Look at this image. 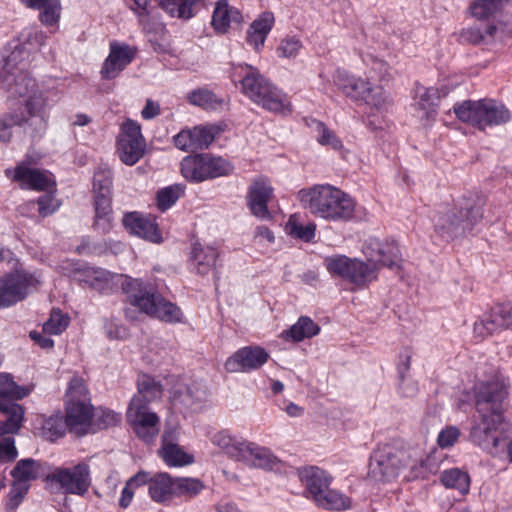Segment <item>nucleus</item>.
Returning <instances> with one entry per match:
<instances>
[{"instance_id":"nucleus-16","label":"nucleus","mask_w":512,"mask_h":512,"mask_svg":"<svg viewBox=\"0 0 512 512\" xmlns=\"http://www.w3.org/2000/svg\"><path fill=\"white\" fill-rule=\"evenodd\" d=\"M481 419L472 426L470 431L471 442L491 456H496L503 449L505 438L499 432L502 416L489 413H479Z\"/></svg>"},{"instance_id":"nucleus-61","label":"nucleus","mask_w":512,"mask_h":512,"mask_svg":"<svg viewBox=\"0 0 512 512\" xmlns=\"http://www.w3.org/2000/svg\"><path fill=\"white\" fill-rule=\"evenodd\" d=\"M95 417V425L97 426V429H105L111 426H115L121 420V417L118 413L109 409L98 411Z\"/></svg>"},{"instance_id":"nucleus-45","label":"nucleus","mask_w":512,"mask_h":512,"mask_svg":"<svg viewBox=\"0 0 512 512\" xmlns=\"http://www.w3.org/2000/svg\"><path fill=\"white\" fill-rule=\"evenodd\" d=\"M314 502L317 506L326 510L343 511L352 507L350 497L330 487Z\"/></svg>"},{"instance_id":"nucleus-64","label":"nucleus","mask_w":512,"mask_h":512,"mask_svg":"<svg viewBox=\"0 0 512 512\" xmlns=\"http://www.w3.org/2000/svg\"><path fill=\"white\" fill-rule=\"evenodd\" d=\"M411 358L412 352L409 348H405L399 354V359L397 362V373L398 379L401 381L406 380V377L409 376V371L411 368Z\"/></svg>"},{"instance_id":"nucleus-46","label":"nucleus","mask_w":512,"mask_h":512,"mask_svg":"<svg viewBox=\"0 0 512 512\" xmlns=\"http://www.w3.org/2000/svg\"><path fill=\"white\" fill-rule=\"evenodd\" d=\"M41 463L32 458L21 459L11 471L14 481L28 484L40 477Z\"/></svg>"},{"instance_id":"nucleus-12","label":"nucleus","mask_w":512,"mask_h":512,"mask_svg":"<svg viewBox=\"0 0 512 512\" xmlns=\"http://www.w3.org/2000/svg\"><path fill=\"white\" fill-rule=\"evenodd\" d=\"M324 265L332 276L340 277L359 289L369 286L378 277L379 267L371 260L333 254L325 257Z\"/></svg>"},{"instance_id":"nucleus-44","label":"nucleus","mask_w":512,"mask_h":512,"mask_svg":"<svg viewBox=\"0 0 512 512\" xmlns=\"http://www.w3.org/2000/svg\"><path fill=\"white\" fill-rule=\"evenodd\" d=\"M40 435L48 441H56L62 438L68 430V424L60 413L42 418L40 422Z\"/></svg>"},{"instance_id":"nucleus-43","label":"nucleus","mask_w":512,"mask_h":512,"mask_svg":"<svg viewBox=\"0 0 512 512\" xmlns=\"http://www.w3.org/2000/svg\"><path fill=\"white\" fill-rule=\"evenodd\" d=\"M440 482L447 489H455L461 495L469 493L471 479L468 472L460 468L446 469L440 474Z\"/></svg>"},{"instance_id":"nucleus-7","label":"nucleus","mask_w":512,"mask_h":512,"mask_svg":"<svg viewBox=\"0 0 512 512\" xmlns=\"http://www.w3.org/2000/svg\"><path fill=\"white\" fill-rule=\"evenodd\" d=\"M139 395L134 396L127 409V421L133 426L135 433L149 443L155 436V427L158 422L156 413L148 407L149 397L160 391V384L149 375L138 378Z\"/></svg>"},{"instance_id":"nucleus-11","label":"nucleus","mask_w":512,"mask_h":512,"mask_svg":"<svg viewBox=\"0 0 512 512\" xmlns=\"http://www.w3.org/2000/svg\"><path fill=\"white\" fill-rule=\"evenodd\" d=\"M509 387V379L499 370L493 369L483 378H479L473 386L477 412L502 416Z\"/></svg>"},{"instance_id":"nucleus-33","label":"nucleus","mask_w":512,"mask_h":512,"mask_svg":"<svg viewBox=\"0 0 512 512\" xmlns=\"http://www.w3.org/2000/svg\"><path fill=\"white\" fill-rule=\"evenodd\" d=\"M460 38L463 42L474 45H490L502 40V31L495 24L474 25L463 29Z\"/></svg>"},{"instance_id":"nucleus-55","label":"nucleus","mask_w":512,"mask_h":512,"mask_svg":"<svg viewBox=\"0 0 512 512\" xmlns=\"http://www.w3.org/2000/svg\"><path fill=\"white\" fill-rule=\"evenodd\" d=\"M162 322L169 324H186L187 319L182 309L177 304L162 298Z\"/></svg>"},{"instance_id":"nucleus-27","label":"nucleus","mask_w":512,"mask_h":512,"mask_svg":"<svg viewBox=\"0 0 512 512\" xmlns=\"http://www.w3.org/2000/svg\"><path fill=\"white\" fill-rule=\"evenodd\" d=\"M160 474L156 473L151 475V473L146 471H140L136 475H134L130 480L126 483L124 488L121 491V496L119 499V506L123 509H126L132 502L134 496V488L149 484V494L151 498L159 503L160 502Z\"/></svg>"},{"instance_id":"nucleus-30","label":"nucleus","mask_w":512,"mask_h":512,"mask_svg":"<svg viewBox=\"0 0 512 512\" xmlns=\"http://www.w3.org/2000/svg\"><path fill=\"white\" fill-rule=\"evenodd\" d=\"M218 258L219 252L215 247L195 242L189 258L190 268L199 275H207L216 266Z\"/></svg>"},{"instance_id":"nucleus-58","label":"nucleus","mask_w":512,"mask_h":512,"mask_svg":"<svg viewBox=\"0 0 512 512\" xmlns=\"http://www.w3.org/2000/svg\"><path fill=\"white\" fill-rule=\"evenodd\" d=\"M29 490V484H22L16 481H13V484L10 488L8 494V500L6 503L7 510H15L22 500L25 498L26 494Z\"/></svg>"},{"instance_id":"nucleus-34","label":"nucleus","mask_w":512,"mask_h":512,"mask_svg":"<svg viewBox=\"0 0 512 512\" xmlns=\"http://www.w3.org/2000/svg\"><path fill=\"white\" fill-rule=\"evenodd\" d=\"M439 101L440 95L436 88H417V100L414 106L419 112L421 120L426 121L425 124H428L430 121L435 119Z\"/></svg>"},{"instance_id":"nucleus-36","label":"nucleus","mask_w":512,"mask_h":512,"mask_svg":"<svg viewBox=\"0 0 512 512\" xmlns=\"http://www.w3.org/2000/svg\"><path fill=\"white\" fill-rule=\"evenodd\" d=\"M14 179L25 188L44 190L53 184V181L45 172L27 167L24 163L14 170Z\"/></svg>"},{"instance_id":"nucleus-50","label":"nucleus","mask_w":512,"mask_h":512,"mask_svg":"<svg viewBox=\"0 0 512 512\" xmlns=\"http://www.w3.org/2000/svg\"><path fill=\"white\" fill-rule=\"evenodd\" d=\"M361 103H364L371 109H374L380 113L388 111L389 107L391 106V100L388 93L384 90L383 87L374 85L373 83H371L368 92L365 93Z\"/></svg>"},{"instance_id":"nucleus-29","label":"nucleus","mask_w":512,"mask_h":512,"mask_svg":"<svg viewBox=\"0 0 512 512\" xmlns=\"http://www.w3.org/2000/svg\"><path fill=\"white\" fill-rule=\"evenodd\" d=\"M133 2L134 6H131V9L137 13L142 29L153 49L158 51L160 48L158 21L151 6V0H133Z\"/></svg>"},{"instance_id":"nucleus-13","label":"nucleus","mask_w":512,"mask_h":512,"mask_svg":"<svg viewBox=\"0 0 512 512\" xmlns=\"http://www.w3.org/2000/svg\"><path fill=\"white\" fill-rule=\"evenodd\" d=\"M409 464V451L390 444L378 446L370 455L368 476L377 482H391Z\"/></svg>"},{"instance_id":"nucleus-24","label":"nucleus","mask_w":512,"mask_h":512,"mask_svg":"<svg viewBox=\"0 0 512 512\" xmlns=\"http://www.w3.org/2000/svg\"><path fill=\"white\" fill-rule=\"evenodd\" d=\"M125 229L133 235L153 243H160V231L156 216L140 212L125 213L122 219Z\"/></svg>"},{"instance_id":"nucleus-15","label":"nucleus","mask_w":512,"mask_h":512,"mask_svg":"<svg viewBox=\"0 0 512 512\" xmlns=\"http://www.w3.org/2000/svg\"><path fill=\"white\" fill-rule=\"evenodd\" d=\"M40 274L17 268L0 278V308L9 307L24 300L40 285Z\"/></svg>"},{"instance_id":"nucleus-48","label":"nucleus","mask_w":512,"mask_h":512,"mask_svg":"<svg viewBox=\"0 0 512 512\" xmlns=\"http://www.w3.org/2000/svg\"><path fill=\"white\" fill-rule=\"evenodd\" d=\"M509 0H473L468 10L472 17L485 20L493 17Z\"/></svg>"},{"instance_id":"nucleus-23","label":"nucleus","mask_w":512,"mask_h":512,"mask_svg":"<svg viewBox=\"0 0 512 512\" xmlns=\"http://www.w3.org/2000/svg\"><path fill=\"white\" fill-rule=\"evenodd\" d=\"M503 328L512 329V302L495 305L487 316L475 322L474 333L484 338Z\"/></svg>"},{"instance_id":"nucleus-54","label":"nucleus","mask_w":512,"mask_h":512,"mask_svg":"<svg viewBox=\"0 0 512 512\" xmlns=\"http://www.w3.org/2000/svg\"><path fill=\"white\" fill-rule=\"evenodd\" d=\"M69 317L59 309H53L49 319L43 325V332L49 335L61 334L69 325Z\"/></svg>"},{"instance_id":"nucleus-17","label":"nucleus","mask_w":512,"mask_h":512,"mask_svg":"<svg viewBox=\"0 0 512 512\" xmlns=\"http://www.w3.org/2000/svg\"><path fill=\"white\" fill-rule=\"evenodd\" d=\"M146 142L140 124L126 119L120 126L117 137V153L120 160L129 166L136 164L144 155Z\"/></svg>"},{"instance_id":"nucleus-6","label":"nucleus","mask_w":512,"mask_h":512,"mask_svg":"<svg viewBox=\"0 0 512 512\" xmlns=\"http://www.w3.org/2000/svg\"><path fill=\"white\" fill-rule=\"evenodd\" d=\"M482 210L472 199L463 198L452 207H440L433 217L435 233L451 241L470 233L482 218Z\"/></svg>"},{"instance_id":"nucleus-2","label":"nucleus","mask_w":512,"mask_h":512,"mask_svg":"<svg viewBox=\"0 0 512 512\" xmlns=\"http://www.w3.org/2000/svg\"><path fill=\"white\" fill-rule=\"evenodd\" d=\"M169 388L171 413L166 419L165 431L162 434V460L169 467H184L194 463V456L184 450L177 441L179 436V417L175 413H183L205 396V391L196 385H188L182 378L170 375L165 377Z\"/></svg>"},{"instance_id":"nucleus-21","label":"nucleus","mask_w":512,"mask_h":512,"mask_svg":"<svg viewBox=\"0 0 512 512\" xmlns=\"http://www.w3.org/2000/svg\"><path fill=\"white\" fill-rule=\"evenodd\" d=\"M138 48L120 41H111L109 54L104 60L100 74L105 80L115 79L136 58Z\"/></svg>"},{"instance_id":"nucleus-39","label":"nucleus","mask_w":512,"mask_h":512,"mask_svg":"<svg viewBox=\"0 0 512 512\" xmlns=\"http://www.w3.org/2000/svg\"><path fill=\"white\" fill-rule=\"evenodd\" d=\"M242 21L241 12L229 5L228 0H218L212 15V25L217 32H226L232 22Z\"/></svg>"},{"instance_id":"nucleus-41","label":"nucleus","mask_w":512,"mask_h":512,"mask_svg":"<svg viewBox=\"0 0 512 512\" xmlns=\"http://www.w3.org/2000/svg\"><path fill=\"white\" fill-rule=\"evenodd\" d=\"M211 442L229 458L239 461L247 441L232 435L228 430H222L212 436Z\"/></svg>"},{"instance_id":"nucleus-28","label":"nucleus","mask_w":512,"mask_h":512,"mask_svg":"<svg viewBox=\"0 0 512 512\" xmlns=\"http://www.w3.org/2000/svg\"><path fill=\"white\" fill-rule=\"evenodd\" d=\"M333 81L338 89L354 102L361 103L371 82L350 74L344 69H337Z\"/></svg>"},{"instance_id":"nucleus-51","label":"nucleus","mask_w":512,"mask_h":512,"mask_svg":"<svg viewBox=\"0 0 512 512\" xmlns=\"http://www.w3.org/2000/svg\"><path fill=\"white\" fill-rule=\"evenodd\" d=\"M308 125L317 133L316 140L320 145L328 146L336 151L342 149V141L324 122L311 119Z\"/></svg>"},{"instance_id":"nucleus-49","label":"nucleus","mask_w":512,"mask_h":512,"mask_svg":"<svg viewBox=\"0 0 512 512\" xmlns=\"http://www.w3.org/2000/svg\"><path fill=\"white\" fill-rule=\"evenodd\" d=\"M187 99L190 104L201 107L205 110H217L223 104V100L220 97L206 88H199L191 91L188 94Z\"/></svg>"},{"instance_id":"nucleus-63","label":"nucleus","mask_w":512,"mask_h":512,"mask_svg":"<svg viewBox=\"0 0 512 512\" xmlns=\"http://www.w3.org/2000/svg\"><path fill=\"white\" fill-rule=\"evenodd\" d=\"M17 455L14 439L12 437L3 438L0 441V463L13 461Z\"/></svg>"},{"instance_id":"nucleus-31","label":"nucleus","mask_w":512,"mask_h":512,"mask_svg":"<svg viewBox=\"0 0 512 512\" xmlns=\"http://www.w3.org/2000/svg\"><path fill=\"white\" fill-rule=\"evenodd\" d=\"M274 23L275 18L272 12L266 11L261 13L247 29L246 42L252 46L255 51H260L263 48Z\"/></svg>"},{"instance_id":"nucleus-9","label":"nucleus","mask_w":512,"mask_h":512,"mask_svg":"<svg viewBox=\"0 0 512 512\" xmlns=\"http://www.w3.org/2000/svg\"><path fill=\"white\" fill-rule=\"evenodd\" d=\"M66 415L68 431L76 436H84L92 431L94 409L88 389L81 378L70 380L66 392Z\"/></svg>"},{"instance_id":"nucleus-5","label":"nucleus","mask_w":512,"mask_h":512,"mask_svg":"<svg viewBox=\"0 0 512 512\" xmlns=\"http://www.w3.org/2000/svg\"><path fill=\"white\" fill-rule=\"evenodd\" d=\"M231 79L241 92L263 109L288 114L292 111L289 96L264 77L260 71L247 63L234 68Z\"/></svg>"},{"instance_id":"nucleus-35","label":"nucleus","mask_w":512,"mask_h":512,"mask_svg":"<svg viewBox=\"0 0 512 512\" xmlns=\"http://www.w3.org/2000/svg\"><path fill=\"white\" fill-rule=\"evenodd\" d=\"M242 454L243 457H240V462L250 464L257 468L272 470L278 462V459L269 449L249 441L246 442Z\"/></svg>"},{"instance_id":"nucleus-20","label":"nucleus","mask_w":512,"mask_h":512,"mask_svg":"<svg viewBox=\"0 0 512 512\" xmlns=\"http://www.w3.org/2000/svg\"><path fill=\"white\" fill-rule=\"evenodd\" d=\"M269 353L259 345L239 348L225 361V370L229 373H250L267 363Z\"/></svg>"},{"instance_id":"nucleus-10","label":"nucleus","mask_w":512,"mask_h":512,"mask_svg":"<svg viewBox=\"0 0 512 512\" xmlns=\"http://www.w3.org/2000/svg\"><path fill=\"white\" fill-rule=\"evenodd\" d=\"M234 164L212 153H194L185 156L180 162L181 175L190 183H202L234 173Z\"/></svg>"},{"instance_id":"nucleus-8","label":"nucleus","mask_w":512,"mask_h":512,"mask_svg":"<svg viewBox=\"0 0 512 512\" xmlns=\"http://www.w3.org/2000/svg\"><path fill=\"white\" fill-rule=\"evenodd\" d=\"M456 117L481 131L494 126L506 124L511 113L506 106L495 99L464 100L453 106Z\"/></svg>"},{"instance_id":"nucleus-3","label":"nucleus","mask_w":512,"mask_h":512,"mask_svg":"<svg viewBox=\"0 0 512 512\" xmlns=\"http://www.w3.org/2000/svg\"><path fill=\"white\" fill-rule=\"evenodd\" d=\"M297 198L304 209L317 218L329 222H348L353 219L355 202L352 197L330 184H316L302 188Z\"/></svg>"},{"instance_id":"nucleus-19","label":"nucleus","mask_w":512,"mask_h":512,"mask_svg":"<svg viewBox=\"0 0 512 512\" xmlns=\"http://www.w3.org/2000/svg\"><path fill=\"white\" fill-rule=\"evenodd\" d=\"M362 252L379 268L383 266L389 269H398L402 262L399 246L392 239L381 241L376 237H369L362 246Z\"/></svg>"},{"instance_id":"nucleus-60","label":"nucleus","mask_w":512,"mask_h":512,"mask_svg":"<svg viewBox=\"0 0 512 512\" xmlns=\"http://www.w3.org/2000/svg\"><path fill=\"white\" fill-rule=\"evenodd\" d=\"M460 430L454 425H450L442 429L437 437V444L442 449L451 448L459 439Z\"/></svg>"},{"instance_id":"nucleus-56","label":"nucleus","mask_w":512,"mask_h":512,"mask_svg":"<svg viewBox=\"0 0 512 512\" xmlns=\"http://www.w3.org/2000/svg\"><path fill=\"white\" fill-rule=\"evenodd\" d=\"M186 185L176 183L162 188V213L170 209L185 194Z\"/></svg>"},{"instance_id":"nucleus-57","label":"nucleus","mask_w":512,"mask_h":512,"mask_svg":"<svg viewBox=\"0 0 512 512\" xmlns=\"http://www.w3.org/2000/svg\"><path fill=\"white\" fill-rule=\"evenodd\" d=\"M303 45L301 40L296 36H287L281 40L276 49L278 57L281 58H295Z\"/></svg>"},{"instance_id":"nucleus-42","label":"nucleus","mask_w":512,"mask_h":512,"mask_svg":"<svg viewBox=\"0 0 512 512\" xmlns=\"http://www.w3.org/2000/svg\"><path fill=\"white\" fill-rule=\"evenodd\" d=\"M320 330V326L310 317L300 316L295 324L282 332L281 336L286 340L300 342L317 336Z\"/></svg>"},{"instance_id":"nucleus-47","label":"nucleus","mask_w":512,"mask_h":512,"mask_svg":"<svg viewBox=\"0 0 512 512\" xmlns=\"http://www.w3.org/2000/svg\"><path fill=\"white\" fill-rule=\"evenodd\" d=\"M190 132L193 149L195 151L208 148L213 143L216 136L219 135L221 129L217 125L207 124L190 128Z\"/></svg>"},{"instance_id":"nucleus-26","label":"nucleus","mask_w":512,"mask_h":512,"mask_svg":"<svg viewBox=\"0 0 512 512\" xmlns=\"http://www.w3.org/2000/svg\"><path fill=\"white\" fill-rule=\"evenodd\" d=\"M204 485L196 478H173L168 473L162 472V503L169 497L191 498L198 495Z\"/></svg>"},{"instance_id":"nucleus-38","label":"nucleus","mask_w":512,"mask_h":512,"mask_svg":"<svg viewBox=\"0 0 512 512\" xmlns=\"http://www.w3.org/2000/svg\"><path fill=\"white\" fill-rule=\"evenodd\" d=\"M21 3L33 10H38L39 20L45 26H53L58 23L61 15L60 0H20Z\"/></svg>"},{"instance_id":"nucleus-18","label":"nucleus","mask_w":512,"mask_h":512,"mask_svg":"<svg viewBox=\"0 0 512 512\" xmlns=\"http://www.w3.org/2000/svg\"><path fill=\"white\" fill-rule=\"evenodd\" d=\"M65 494L83 496L91 486L90 466L86 462L78 463L72 468L58 467L48 476Z\"/></svg>"},{"instance_id":"nucleus-1","label":"nucleus","mask_w":512,"mask_h":512,"mask_svg":"<svg viewBox=\"0 0 512 512\" xmlns=\"http://www.w3.org/2000/svg\"><path fill=\"white\" fill-rule=\"evenodd\" d=\"M16 52L7 57L0 68V82L10 98L24 97L25 111L9 112L0 117V141L8 142L15 126L23 127L24 132L32 139H40L47 128L45 111L46 98L37 89L34 79L22 68L16 66Z\"/></svg>"},{"instance_id":"nucleus-62","label":"nucleus","mask_w":512,"mask_h":512,"mask_svg":"<svg viewBox=\"0 0 512 512\" xmlns=\"http://www.w3.org/2000/svg\"><path fill=\"white\" fill-rule=\"evenodd\" d=\"M38 212L42 217L53 214L60 207V202L51 194H44L37 200Z\"/></svg>"},{"instance_id":"nucleus-52","label":"nucleus","mask_w":512,"mask_h":512,"mask_svg":"<svg viewBox=\"0 0 512 512\" xmlns=\"http://www.w3.org/2000/svg\"><path fill=\"white\" fill-rule=\"evenodd\" d=\"M285 230L292 238L310 243L314 240L316 235V224L309 222L303 225L295 216H291L286 224Z\"/></svg>"},{"instance_id":"nucleus-25","label":"nucleus","mask_w":512,"mask_h":512,"mask_svg":"<svg viewBox=\"0 0 512 512\" xmlns=\"http://www.w3.org/2000/svg\"><path fill=\"white\" fill-rule=\"evenodd\" d=\"M299 480L305 487L307 498L317 500L332 484L333 477L317 466H304L297 470Z\"/></svg>"},{"instance_id":"nucleus-4","label":"nucleus","mask_w":512,"mask_h":512,"mask_svg":"<svg viewBox=\"0 0 512 512\" xmlns=\"http://www.w3.org/2000/svg\"><path fill=\"white\" fill-rule=\"evenodd\" d=\"M83 275L82 281L102 293L109 292L113 287L114 279L117 278L131 306L149 316H155L158 313L156 289L150 283L127 275H115L98 267L87 268Z\"/></svg>"},{"instance_id":"nucleus-22","label":"nucleus","mask_w":512,"mask_h":512,"mask_svg":"<svg viewBox=\"0 0 512 512\" xmlns=\"http://www.w3.org/2000/svg\"><path fill=\"white\" fill-rule=\"evenodd\" d=\"M273 195V188L265 178L255 179L248 187L246 205L253 216L261 220L271 219L268 202Z\"/></svg>"},{"instance_id":"nucleus-59","label":"nucleus","mask_w":512,"mask_h":512,"mask_svg":"<svg viewBox=\"0 0 512 512\" xmlns=\"http://www.w3.org/2000/svg\"><path fill=\"white\" fill-rule=\"evenodd\" d=\"M360 57L362 59V62L367 67H370L371 72L374 73L373 76L383 77L384 75L387 74L389 65L383 59H380L377 56H375L369 52L360 53Z\"/></svg>"},{"instance_id":"nucleus-37","label":"nucleus","mask_w":512,"mask_h":512,"mask_svg":"<svg viewBox=\"0 0 512 512\" xmlns=\"http://www.w3.org/2000/svg\"><path fill=\"white\" fill-rule=\"evenodd\" d=\"M112 193H94V227L103 234L112 228Z\"/></svg>"},{"instance_id":"nucleus-53","label":"nucleus","mask_w":512,"mask_h":512,"mask_svg":"<svg viewBox=\"0 0 512 512\" xmlns=\"http://www.w3.org/2000/svg\"><path fill=\"white\" fill-rule=\"evenodd\" d=\"M113 175L112 171L106 165H99L93 175L94 193H112Z\"/></svg>"},{"instance_id":"nucleus-40","label":"nucleus","mask_w":512,"mask_h":512,"mask_svg":"<svg viewBox=\"0 0 512 512\" xmlns=\"http://www.w3.org/2000/svg\"><path fill=\"white\" fill-rule=\"evenodd\" d=\"M204 0H162V10L172 18L188 21L196 16Z\"/></svg>"},{"instance_id":"nucleus-32","label":"nucleus","mask_w":512,"mask_h":512,"mask_svg":"<svg viewBox=\"0 0 512 512\" xmlns=\"http://www.w3.org/2000/svg\"><path fill=\"white\" fill-rule=\"evenodd\" d=\"M442 459L441 453L436 448L419 460L413 459L410 454L408 480L428 479L431 475H435L440 470Z\"/></svg>"},{"instance_id":"nucleus-14","label":"nucleus","mask_w":512,"mask_h":512,"mask_svg":"<svg viewBox=\"0 0 512 512\" xmlns=\"http://www.w3.org/2000/svg\"><path fill=\"white\" fill-rule=\"evenodd\" d=\"M29 390L17 385L10 374H0V411L6 417L0 421V435L17 433L21 427L24 410L14 399H22Z\"/></svg>"}]
</instances>
